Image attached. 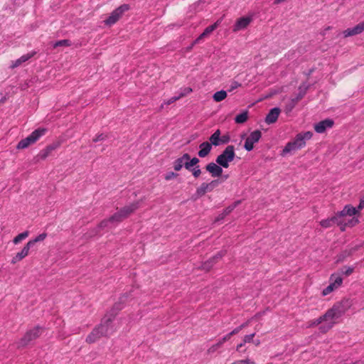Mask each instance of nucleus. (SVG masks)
I'll list each match as a JSON object with an SVG mask.
<instances>
[{
    "instance_id": "29",
    "label": "nucleus",
    "mask_w": 364,
    "mask_h": 364,
    "mask_svg": "<svg viewBox=\"0 0 364 364\" xmlns=\"http://www.w3.org/2000/svg\"><path fill=\"white\" fill-rule=\"evenodd\" d=\"M199 162V159L196 157H193V159H191L188 161H186L184 163V167L187 170H191L193 166H196V165Z\"/></svg>"
},
{
    "instance_id": "16",
    "label": "nucleus",
    "mask_w": 364,
    "mask_h": 364,
    "mask_svg": "<svg viewBox=\"0 0 364 364\" xmlns=\"http://www.w3.org/2000/svg\"><path fill=\"white\" fill-rule=\"evenodd\" d=\"M105 337V335L99 326L95 327L90 333L87 336L85 341L87 343H94L97 341L100 338Z\"/></svg>"
},
{
    "instance_id": "34",
    "label": "nucleus",
    "mask_w": 364,
    "mask_h": 364,
    "mask_svg": "<svg viewBox=\"0 0 364 364\" xmlns=\"http://www.w3.org/2000/svg\"><path fill=\"white\" fill-rule=\"evenodd\" d=\"M223 344L219 341L214 345L211 346L207 350L208 354H213L216 352L220 348H221Z\"/></svg>"
},
{
    "instance_id": "18",
    "label": "nucleus",
    "mask_w": 364,
    "mask_h": 364,
    "mask_svg": "<svg viewBox=\"0 0 364 364\" xmlns=\"http://www.w3.org/2000/svg\"><path fill=\"white\" fill-rule=\"evenodd\" d=\"M223 168L217 163L210 162L205 166L206 171L211 175L212 177H219L223 173Z\"/></svg>"
},
{
    "instance_id": "12",
    "label": "nucleus",
    "mask_w": 364,
    "mask_h": 364,
    "mask_svg": "<svg viewBox=\"0 0 364 364\" xmlns=\"http://www.w3.org/2000/svg\"><path fill=\"white\" fill-rule=\"evenodd\" d=\"M219 184L220 181L218 179L213 180L210 183H202L196 189V194L198 196H203L206 193L213 191Z\"/></svg>"
},
{
    "instance_id": "4",
    "label": "nucleus",
    "mask_w": 364,
    "mask_h": 364,
    "mask_svg": "<svg viewBox=\"0 0 364 364\" xmlns=\"http://www.w3.org/2000/svg\"><path fill=\"white\" fill-rule=\"evenodd\" d=\"M343 312L340 306L334 305L329 309L323 316H321L322 322L319 330L321 333H326L329 331L336 323V321L339 318Z\"/></svg>"
},
{
    "instance_id": "35",
    "label": "nucleus",
    "mask_w": 364,
    "mask_h": 364,
    "mask_svg": "<svg viewBox=\"0 0 364 364\" xmlns=\"http://www.w3.org/2000/svg\"><path fill=\"white\" fill-rule=\"evenodd\" d=\"M71 46V43L69 40H60V41H56L54 44H53V48H57L58 46Z\"/></svg>"
},
{
    "instance_id": "19",
    "label": "nucleus",
    "mask_w": 364,
    "mask_h": 364,
    "mask_svg": "<svg viewBox=\"0 0 364 364\" xmlns=\"http://www.w3.org/2000/svg\"><path fill=\"white\" fill-rule=\"evenodd\" d=\"M60 144L59 142H56L47 146L46 148H44L39 152L38 155V157L41 160H45L51 154L52 151L57 149L60 146Z\"/></svg>"
},
{
    "instance_id": "49",
    "label": "nucleus",
    "mask_w": 364,
    "mask_h": 364,
    "mask_svg": "<svg viewBox=\"0 0 364 364\" xmlns=\"http://www.w3.org/2000/svg\"><path fill=\"white\" fill-rule=\"evenodd\" d=\"M232 335H230V333H228L227 335L224 336L222 338L219 340L220 342L223 345L225 342L230 340Z\"/></svg>"
},
{
    "instance_id": "55",
    "label": "nucleus",
    "mask_w": 364,
    "mask_h": 364,
    "mask_svg": "<svg viewBox=\"0 0 364 364\" xmlns=\"http://www.w3.org/2000/svg\"><path fill=\"white\" fill-rule=\"evenodd\" d=\"M264 311L257 313V314H255V316H254V317H252V318H251V320H252V319H253L254 318H259V317L262 316V315H264Z\"/></svg>"
},
{
    "instance_id": "5",
    "label": "nucleus",
    "mask_w": 364,
    "mask_h": 364,
    "mask_svg": "<svg viewBox=\"0 0 364 364\" xmlns=\"http://www.w3.org/2000/svg\"><path fill=\"white\" fill-rule=\"evenodd\" d=\"M358 213L359 212L358 210L357 209V207H353L350 204L346 205L342 210L338 211L336 213L339 220L341 222H343V225H342V231H344L347 226L353 227L359 223V220L356 217L352 218L347 222L345 220L344 217L354 216Z\"/></svg>"
},
{
    "instance_id": "1",
    "label": "nucleus",
    "mask_w": 364,
    "mask_h": 364,
    "mask_svg": "<svg viewBox=\"0 0 364 364\" xmlns=\"http://www.w3.org/2000/svg\"><path fill=\"white\" fill-rule=\"evenodd\" d=\"M129 297V295L127 294L122 295L119 301L114 304L110 311L101 320L98 326L103 332L105 337H109L117 331V328L113 324V321L118 311L124 308V304L128 301Z\"/></svg>"
},
{
    "instance_id": "26",
    "label": "nucleus",
    "mask_w": 364,
    "mask_h": 364,
    "mask_svg": "<svg viewBox=\"0 0 364 364\" xmlns=\"http://www.w3.org/2000/svg\"><path fill=\"white\" fill-rule=\"evenodd\" d=\"M308 89V86H300L299 87V92L297 96L291 100L292 106L294 107L300 100H301L306 94V90Z\"/></svg>"
},
{
    "instance_id": "40",
    "label": "nucleus",
    "mask_w": 364,
    "mask_h": 364,
    "mask_svg": "<svg viewBox=\"0 0 364 364\" xmlns=\"http://www.w3.org/2000/svg\"><path fill=\"white\" fill-rule=\"evenodd\" d=\"M353 271H354L353 267H345L342 269V274L346 276H349L353 272Z\"/></svg>"
},
{
    "instance_id": "21",
    "label": "nucleus",
    "mask_w": 364,
    "mask_h": 364,
    "mask_svg": "<svg viewBox=\"0 0 364 364\" xmlns=\"http://www.w3.org/2000/svg\"><path fill=\"white\" fill-rule=\"evenodd\" d=\"M280 112V109L278 107L271 109L265 117V122L267 124L275 123L278 119Z\"/></svg>"
},
{
    "instance_id": "38",
    "label": "nucleus",
    "mask_w": 364,
    "mask_h": 364,
    "mask_svg": "<svg viewBox=\"0 0 364 364\" xmlns=\"http://www.w3.org/2000/svg\"><path fill=\"white\" fill-rule=\"evenodd\" d=\"M195 178H198L201 174V170L199 166H196L190 170Z\"/></svg>"
},
{
    "instance_id": "43",
    "label": "nucleus",
    "mask_w": 364,
    "mask_h": 364,
    "mask_svg": "<svg viewBox=\"0 0 364 364\" xmlns=\"http://www.w3.org/2000/svg\"><path fill=\"white\" fill-rule=\"evenodd\" d=\"M177 176H178V173H174L173 171H170L165 174L164 178L166 181H170L174 178H176Z\"/></svg>"
},
{
    "instance_id": "20",
    "label": "nucleus",
    "mask_w": 364,
    "mask_h": 364,
    "mask_svg": "<svg viewBox=\"0 0 364 364\" xmlns=\"http://www.w3.org/2000/svg\"><path fill=\"white\" fill-rule=\"evenodd\" d=\"M32 247L31 243L28 242L26 244V245L23 247L21 252H18L11 259L12 264H16V262L22 260L26 256H28L29 253L30 249Z\"/></svg>"
},
{
    "instance_id": "45",
    "label": "nucleus",
    "mask_w": 364,
    "mask_h": 364,
    "mask_svg": "<svg viewBox=\"0 0 364 364\" xmlns=\"http://www.w3.org/2000/svg\"><path fill=\"white\" fill-rule=\"evenodd\" d=\"M106 139V135L104 134H97L92 139L94 142H98L100 141H103Z\"/></svg>"
},
{
    "instance_id": "59",
    "label": "nucleus",
    "mask_w": 364,
    "mask_h": 364,
    "mask_svg": "<svg viewBox=\"0 0 364 364\" xmlns=\"http://www.w3.org/2000/svg\"><path fill=\"white\" fill-rule=\"evenodd\" d=\"M194 46H192V44L191 46H189V49H191Z\"/></svg>"
},
{
    "instance_id": "47",
    "label": "nucleus",
    "mask_w": 364,
    "mask_h": 364,
    "mask_svg": "<svg viewBox=\"0 0 364 364\" xmlns=\"http://www.w3.org/2000/svg\"><path fill=\"white\" fill-rule=\"evenodd\" d=\"M240 87H241V84L240 82H238L237 81H233L231 82V84L230 85L229 91L230 92L233 91L234 90H235Z\"/></svg>"
},
{
    "instance_id": "51",
    "label": "nucleus",
    "mask_w": 364,
    "mask_h": 364,
    "mask_svg": "<svg viewBox=\"0 0 364 364\" xmlns=\"http://www.w3.org/2000/svg\"><path fill=\"white\" fill-rule=\"evenodd\" d=\"M241 330H242V328L239 326L237 327H236L235 328H234L230 333V335L233 336V335H235L237 333H238Z\"/></svg>"
},
{
    "instance_id": "22",
    "label": "nucleus",
    "mask_w": 364,
    "mask_h": 364,
    "mask_svg": "<svg viewBox=\"0 0 364 364\" xmlns=\"http://www.w3.org/2000/svg\"><path fill=\"white\" fill-rule=\"evenodd\" d=\"M198 155L200 158L207 156L212 149V145L209 141H204L199 145Z\"/></svg>"
},
{
    "instance_id": "39",
    "label": "nucleus",
    "mask_w": 364,
    "mask_h": 364,
    "mask_svg": "<svg viewBox=\"0 0 364 364\" xmlns=\"http://www.w3.org/2000/svg\"><path fill=\"white\" fill-rule=\"evenodd\" d=\"M233 364H255V363L250 358L244 360H237L232 363Z\"/></svg>"
},
{
    "instance_id": "27",
    "label": "nucleus",
    "mask_w": 364,
    "mask_h": 364,
    "mask_svg": "<svg viewBox=\"0 0 364 364\" xmlns=\"http://www.w3.org/2000/svg\"><path fill=\"white\" fill-rule=\"evenodd\" d=\"M227 97V92L225 90H220L215 92L213 95V99L215 102H219L224 100Z\"/></svg>"
},
{
    "instance_id": "8",
    "label": "nucleus",
    "mask_w": 364,
    "mask_h": 364,
    "mask_svg": "<svg viewBox=\"0 0 364 364\" xmlns=\"http://www.w3.org/2000/svg\"><path fill=\"white\" fill-rule=\"evenodd\" d=\"M343 279L339 273H333L329 277V284L323 289L321 294L326 296L338 289L343 284Z\"/></svg>"
},
{
    "instance_id": "13",
    "label": "nucleus",
    "mask_w": 364,
    "mask_h": 364,
    "mask_svg": "<svg viewBox=\"0 0 364 364\" xmlns=\"http://www.w3.org/2000/svg\"><path fill=\"white\" fill-rule=\"evenodd\" d=\"M334 122L331 119H326L314 124V130L318 134H322L326 132L327 129L333 127Z\"/></svg>"
},
{
    "instance_id": "14",
    "label": "nucleus",
    "mask_w": 364,
    "mask_h": 364,
    "mask_svg": "<svg viewBox=\"0 0 364 364\" xmlns=\"http://www.w3.org/2000/svg\"><path fill=\"white\" fill-rule=\"evenodd\" d=\"M252 16H243L238 18L233 26V32H237L239 31L246 28L252 22Z\"/></svg>"
},
{
    "instance_id": "56",
    "label": "nucleus",
    "mask_w": 364,
    "mask_h": 364,
    "mask_svg": "<svg viewBox=\"0 0 364 364\" xmlns=\"http://www.w3.org/2000/svg\"><path fill=\"white\" fill-rule=\"evenodd\" d=\"M285 1L286 0H274V4L277 5V4H281V3H282V2Z\"/></svg>"
},
{
    "instance_id": "11",
    "label": "nucleus",
    "mask_w": 364,
    "mask_h": 364,
    "mask_svg": "<svg viewBox=\"0 0 364 364\" xmlns=\"http://www.w3.org/2000/svg\"><path fill=\"white\" fill-rule=\"evenodd\" d=\"M262 137V132L259 130H255L250 133L246 139L244 148L247 151H250L254 149L255 144L257 143Z\"/></svg>"
},
{
    "instance_id": "28",
    "label": "nucleus",
    "mask_w": 364,
    "mask_h": 364,
    "mask_svg": "<svg viewBox=\"0 0 364 364\" xmlns=\"http://www.w3.org/2000/svg\"><path fill=\"white\" fill-rule=\"evenodd\" d=\"M248 119V112L244 111L242 113L237 114L235 118V122L237 124L245 123Z\"/></svg>"
},
{
    "instance_id": "25",
    "label": "nucleus",
    "mask_w": 364,
    "mask_h": 364,
    "mask_svg": "<svg viewBox=\"0 0 364 364\" xmlns=\"http://www.w3.org/2000/svg\"><path fill=\"white\" fill-rule=\"evenodd\" d=\"M36 54V51H32L31 53L23 55L18 59H17L14 62H13V63L11 65V68H16V67L19 66L23 63H25L27 60H28L29 59H31Z\"/></svg>"
},
{
    "instance_id": "3",
    "label": "nucleus",
    "mask_w": 364,
    "mask_h": 364,
    "mask_svg": "<svg viewBox=\"0 0 364 364\" xmlns=\"http://www.w3.org/2000/svg\"><path fill=\"white\" fill-rule=\"evenodd\" d=\"M313 136V133L310 131L299 133L292 141L287 143L281 151L282 156H286L289 154H293L295 151L304 148L306 145V141L310 140Z\"/></svg>"
},
{
    "instance_id": "52",
    "label": "nucleus",
    "mask_w": 364,
    "mask_h": 364,
    "mask_svg": "<svg viewBox=\"0 0 364 364\" xmlns=\"http://www.w3.org/2000/svg\"><path fill=\"white\" fill-rule=\"evenodd\" d=\"M225 215H223V213H221L218 215V216L215 218V223L219 222L220 220H223L225 218Z\"/></svg>"
},
{
    "instance_id": "10",
    "label": "nucleus",
    "mask_w": 364,
    "mask_h": 364,
    "mask_svg": "<svg viewBox=\"0 0 364 364\" xmlns=\"http://www.w3.org/2000/svg\"><path fill=\"white\" fill-rule=\"evenodd\" d=\"M129 9L128 4H122L118 8L114 9L109 15V16L104 21V23L107 26L114 25L121 18L122 14Z\"/></svg>"
},
{
    "instance_id": "31",
    "label": "nucleus",
    "mask_w": 364,
    "mask_h": 364,
    "mask_svg": "<svg viewBox=\"0 0 364 364\" xmlns=\"http://www.w3.org/2000/svg\"><path fill=\"white\" fill-rule=\"evenodd\" d=\"M47 237V233L43 232L36 237L34 239L28 241L31 243V245L33 247L36 242H42Z\"/></svg>"
},
{
    "instance_id": "30",
    "label": "nucleus",
    "mask_w": 364,
    "mask_h": 364,
    "mask_svg": "<svg viewBox=\"0 0 364 364\" xmlns=\"http://www.w3.org/2000/svg\"><path fill=\"white\" fill-rule=\"evenodd\" d=\"M29 235V232L28 231H24L20 234H18L17 236H16L14 240H13V242L15 244V245H17L21 241H22L23 240L26 239Z\"/></svg>"
},
{
    "instance_id": "54",
    "label": "nucleus",
    "mask_w": 364,
    "mask_h": 364,
    "mask_svg": "<svg viewBox=\"0 0 364 364\" xmlns=\"http://www.w3.org/2000/svg\"><path fill=\"white\" fill-rule=\"evenodd\" d=\"M250 322V320H248L247 321H246V322H245V323H242V324L240 325V326H241V327L242 328V329H243V328H246L247 326H249Z\"/></svg>"
},
{
    "instance_id": "32",
    "label": "nucleus",
    "mask_w": 364,
    "mask_h": 364,
    "mask_svg": "<svg viewBox=\"0 0 364 364\" xmlns=\"http://www.w3.org/2000/svg\"><path fill=\"white\" fill-rule=\"evenodd\" d=\"M220 21H217L213 25H210V26H208L204 30V31L203 33L207 36L208 35L211 33L214 30H215L218 28V26L220 25Z\"/></svg>"
},
{
    "instance_id": "37",
    "label": "nucleus",
    "mask_w": 364,
    "mask_h": 364,
    "mask_svg": "<svg viewBox=\"0 0 364 364\" xmlns=\"http://www.w3.org/2000/svg\"><path fill=\"white\" fill-rule=\"evenodd\" d=\"M179 99H180V97H178V95L173 96V97L169 98L168 100L164 101L161 104V108L162 109L164 107V105H169L173 103L174 102H176V100H178Z\"/></svg>"
},
{
    "instance_id": "7",
    "label": "nucleus",
    "mask_w": 364,
    "mask_h": 364,
    "mask_svg": "<svg viewBox=\"0 0 364 364\" xmlns=\"http://www.w3.org/2000/svg\"><path fill=\"white\" fill-rule=\"evenodd\" d=\"M47 129L45 128H38L35 129L27 137L21 139L17 144L18 149H23L28 147L31 144L36 143L41 136L45 135Z\"/></svg>"
},
{
    "instance_id": "17",
    "label": "nucleus",
    "mask_w": 364,
    "mask_h": 364,
    "mask_svg": "<svg viewBox=\"0 0 364 364\" xmlns=\"http://www.w3.org/2000/svg\"><path fill=\"white\" fill-rule=\"evenodd\" d=\"M334 224H336L338 226L340 227L341 230L342 231V225H343V222H341L339 219L338 218L336 214H335L333 216L322 220L320 221V225L321 227L324 228H328L332 227Z\"/></svg>"
},
{
    "instance_id": "6",
    "label": "nucleus",
    "mask_w": 364,
    "mask_h": 364,
    "mask_svg": "<svg viewBox=\"0 0 364 364\" xmlns=\"http://www.w3.org/2000/svg\"><path fill=\"white\" fill-rule=\"evenodd\" d=\"M235 157V147L232 145H228L225 149L219 154L215 161L222 167L227 168L229 167L230 163L232 162Z\"/></svg>"
},
{
    "instance_id": "42",
    "label": "nucleus",
    "mask_w": 364,
    "mask_h": 364,
    "mask_svg": "<svg viewBox=\"0 0 364 364\" xmlns=\"http://www.w3.org/2000/svg\"><path fill=\"white\" fill-rule=\"evenodd\" d=\"M255 333H251L249 335H245L242 339V341H244V343H249L252 342L253 338L255 337Z\"/></svg>"
},
{
    "instance_id": "53",
    "label": "nucleus",
    "mask_w": 364,
    "mask_h": 364,
    "mask_svg": "<svg viewBox=\"0 0 364 364\" xmlns=\"http://www.w3.org/2000/svg\"><path fill=\"white\" fill-rule=\"evenodd\" d=\"M246 343H244V341H242V343H240V344H238L236 347V350L239 351L240 350V348L244 346Z\"/></svg>"
},
{
    "instance_id": "33",
    "label": "nucleus",
    "mask_w": 364,
    "mask_h": 364,
    "mask_svg": "<svg viewBox=\"0 0 364 364\" xmlns=\"http://www.w3.org/2000/svg\"><path fill=\"white\" fill-rule=\"evenodd\" d=\"M240 203V201H236L233 204H232V205H229L228 207H227L222 212L223 213V215L227 216L228 215H229L237 206V205Z\"/></svg>"
},
{
    "instance_id": "2",
    "label": "nucleus",
    "mask_w": 364,
    "mask_h": 364,
    "mask_svg": "<svg viewBox=\"0 0 364 364\" xmlns=\"http://www.w3.org/2000/svg\"><path fill=\"white\" fill-rule=\"evenodd\" d=\"M139 207V202L132 203L123 208H121L117 212H116L114 215H112L109 219L102 220L100 225V228H104L107 227L112 228V225H115L116 224L123 221L124 219L128 218L134 211L138 209Z\"/></svg>"
},
{
    "instance_id": "9",
    "label": "nucleus",
    "mask_w": 364,
    "mask_h": 364,
    "mask_svg": "<svg viewBox=\"0 0 364 364\" xmlns=\"http://www.w3.org/2000/svg\"><path fill=\"white\" fill-rule=\"evenodd\" d=\"M43 328L38 326L26 331L23 338L20 340L18 346L24 347L28 345L31 341L38 338L42 333Z\"/></svg>"
},
{
    "instance_id": "48",
    "label": "nucleus",
    "mask_w": 364,
    "mask_h": 364,
    "mask_svg": "<svg viewBox=\"0 0 364 364\" xmlns=\"http://www.w3.org/2000/svg\"><path fill=\"white\" fill-rule=\"evenodd\" d=\"M206 36L202 33L192 43V46H195L197 43H199L200 41L205 38Z\"/></svg>"
},
{
    "instance_id": "44",
    "label": "nucleus",
    "mask_w": 364,
    "mask_h": 364,
    "mask_svg": "<svg viewBox=\"0 0 364 364\" xmlns=\"http://www.w3.org/2000/svg\"><path fill=\"white\" fill-rule=\"evenodd\" d=\"M322 319H321V317H318V318L316 319H314L311 321H310L309 324V327H313V326H318L321 323H322Z\"/></svg>"
},
{
    "instance_id": "50",
    "label": "nucleus",
    "mask_w": 364,
    "mask_h": 364,
    "mask_svg": "<svg viewBox=\"0 0 364 364\" xmlns=\"http://www.w3.org/2000/svg\"><path fill=\"white\" fill-rule=\"evenodd\" d=\"M363 208H364V196L360 200V203H359L358 205L357 206V209L358 210V212H360Z\"/></svg>"
},
{
    "instance_id": "23",
    "label": "nucleus",
    "mask_w": 364,
    "mask_h": 364,
    "mask_svg": "<svg viewBox=\"0 0 364 364\" xmlns=\"http://www.w3.org/2000/svg\"><path fill=\"white\" fill-rule=\"evenodd\" d=\"M190 159V155L187 153L183 154L182 156L176 159L173 162V168L176 171L181 170L184 166V163Z\"/></svg>"
},
{
    "instance_id": "46",
    "label": "nucleus",
    "mask_w": 364,
    "mask_h": 364,
    "mask_svg": "<svg viewBox=\"0 0 364 364\" xmlns=\"http://www.w3.org/2000/svg\"><path fill=\"white\" fill-rule=\"evenodd\" d=\"M221 141H222L223 145L228 144L230 141V135L228 134L221 135Z\"/></svg>"
},
{
    "instance_id": "36",
    "label": "nucleus",
    "mask_w": 364,
    "mask_h": 364,
    "mask_svg": "<svg viewBox=\"0 0 364 364\" xmlns=\"http://www.w3.org/2000/svg\"><path fill=\"white\" fill-rule=\"evenodd\" d=\"M225 254V251H221L217 255H215V257H213L210 261H208L207 262H205L204 264V267L203 268H207V267H209L208 264L211 262H213L215 259H218L219 258H221L222 257H223Z\"/></svg>"
},
{
    "instance_id": "24",
    "label": "nucleus",
    "mask_w": 364,
    "mask_h": 364,
    "mask_svg": "<svg viewBox=\"0 0 364 364\" xmlns=\"http://www.w3.org/2000/svg\"><path fill=\"white\" fill-rule=\"evenodd\" d=\"M209 142L214 146L223 145L221 141V131L220 129L215 130L213 134L210 135L209 137Z\"/></svg>"
},
{
    "instance_id": "15",
    "label": "nucleus",
    "mask_w": 364,
    "mask_h": 364,
    "mask_svg": "<svg viewBox=\"0 0 364 364\" xmlns=\"http://www.w3.org/2000/svg\"><path fill=\"white\" fill-rule=\"evenodd\" d=\"M364 31V21L353 28H348L343 31L344 38L358 35Z\"/></svg>"
},
{
    "instance_id": "58",
    "label": "nucleus",
    "mask_w": 364,
    "mask_h": 364,
    "mask_svg": "<svg viewBox=\"0 0 364 364\" xmlns=\"http://www.w3.org/2000/svg\"><path fill=\"white\" fill-rule=\"evenodd\" d=\"M255 346H259V345L260 344V341H259V340H257V341H255Z\"/></svg>"
},
{
    "instance_id": "57",
    "label": "nucleus",
    "mask_w": 364,
    "mask_h": 364,
    "mask_svg": "<svg viewBox=\"0 0 364 364\" xmlns=\"http://www.w3.org/2000/svg\"><path fill=\"white\" fill-rule=\"evenodd\" d=\"M331 28H332L331 26H327L326 28H324V30H323V34L324 35V34L326 33V32L327 31L331 30Z\"/></svg>"
},
{
    "instance_id": "41",
    "label": "nucleus",
    "mask_w": 364,
    "mask_h": 364,
    "mask_svg": "<svg viewBox=\"0 0 364 364\" xmlns=\"http://www.w3.org/2000/svg\"><path fill=\"white\" fill-rule=\"evenodd\" d=\"M193 92L192 88L188 87H184V88L183 89V90H182V91L180 92V94L178 95V97H180V99H181V98H182L183 97H184V96H186V95H187L190 94V93H191V92Z\"/></svg>"
}]
</instances>
